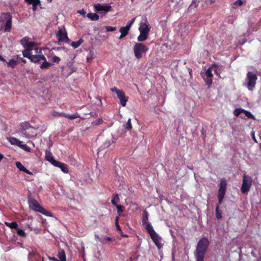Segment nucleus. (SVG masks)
Segmentation results:
<instances>
[{
    "label": "nucleus",
    "mask_w": 261,
    "mask_h": 261,
    "mask_svg": "<svg viewBox=\"0 0 261 261\" xmlns=\"http://www.w3.org/2000/svg\"><path fill=\"white\" fill-rule=\"evenodd\" d=\"M209 244L208 240L205 237L201 238L198 242L195 251V256L197 261H204V258Z\"/></svg>",
    "instance_id": "f257e3e1"
},
{
    "label": "nucleus",
    "mask_w": 261,
    "mask_h": 261,
    "mask_svg": "<svg viewBox=\"0 0 261 261\" xmlns=\"http://www.w3.org/2000/svg\"><path fill=\"white\" fill-rule=\"evenodd\" d=\"M23 56L24 57L28 58L34 62H38L41 60H45L44 56L42 54L40 49L35 48L31 49H25L22 52Z\"/></svg>",
    "instance_id": "f03ea898"
},
{
    "label": "nucleus",
    "mask_w": 261,
    "mask_h": 261,
    "mask_svg": "<svg viewBox=\"0 0 261 261\" xmlns=\"http://www.w3.org/2000/svg\"><path fill=\"white\" fill-rule=\"evenodd\" d=\"M39 126L33 127L28 122H23L20 126V136L22 137L29 139L34 137L37 135V130Z\"/></svg>",
    "instance_id": "7ed1b4c3"
},
{
    "label": "nucleus",
    "mask_w": 261,
    "mask_h": 261,
    "mask_svg": "<svg viewBox=\"0 0 261 261\" xmlns=\"http://www.w3.org/2000/svg\"><path fill=\"white\" fill-rule=\"evenodd\" d=\"M1 29L4 27V32H10L12 27V17L10 13H3L0 16Z\"/></svg>",
    "instance_id": "20e7f679"
},
{
    "label": "nucleus",
    "mask_w": 261,
    "mask_h": 261,
    "mask_svg": "<svg viewBox=\"0 0 261 261\" xmlns=\"http://www.w3.org/2000/svg\"><path fill=\"white\" fill-rule=\"evenodd\" d=\"M148 47L141 43H136L134 46L133 50L136 59H140L145 55L148 51Z\"/></svg>",
    "instance_id": "39448f33"
},
{
    "label": "nucleus",
    "mask_w": 261,
    "mask_h": 261,
    "mask_svg": "<svg viewBox=\"0 0 261 261\" xmlns=\"http://www.w3.org/2000/svg\"><path fill=\"white\" fill-rule=\"evenodd\" d=\"M227 182L224 178L221 179L218 190V199L219 204H221L226 191Z\"/></svg>",
    "instance_id": "423d86ee"
},
{
    "label": "nucleus",
    "mask_w": 261,
    "mask_h": 261,
    "mask_svg": "<svg viewBox=\"0 0 261 261\" xmlns=\"http://www.w3.org/2000/svg\"><path fill=\"white\" fill-rule=\"evenodd\" d=\"M111 91L116 93L121 106L122 107H125L128 100V97L125 96V93L122 90L118 89L116 87L111 88Z\"/></svg>",
    "instance_id": "0eeeda50"
},
{
    "label": "nucleus",
    "mask_w": 261,
    "mask_h": 261,
    "mask_svg": "<svg viewBox=\"0 0 261 261\" xmlns=\"http://www.w3.org/2000/svg\"><path fill=\"white\" fill-rule=\"evenodd\" d=\"M252 181V179L250 176L245 174L243 176L241 187V191L243 193H247L250 190Z\"/></svg>",
    "instance_id": "6e6552de"
},
{
    "label": "nucleus",
    "mask_w": 261,
    "mask_h": 261,
    "mask_svg": "<svg viewBox=\"0 0 261 261\" xmlns=\"http://www.w3.org/2000/svg\"><path fill=\"white\" fill-rule=\"evenodd\" d=\"M149 234L152 240L159 249L163 247V244L161 243L162 238L154 231V229H146Z\"/></svg>",
    "instance_id": "1a4fd4ad"
},
{
    "label": "nucleus",
    "mask_w": 261,
    "mask_h": 261,
    "mask_svg": "<svg viewBox=\"0 0 261 261\" xmlns=\"http://www.w3.org/2000/svg\"><path fill=\"white\" fill-rule=\"evenodd\" d=\"M45 158L46 160L49 162L54 166L59 167L60 168H61L62 171H63L64 172H65L64 164L56 161L54 159L52 153L50 151H46Z\"/></svg>",
    "instance_id": "9d476101"
},
{
    "label": "nucleus",
    "mask_w": 261,
    "mask_h": 261,
    "mask_svg": "<svg viewBox=\"0 0 261 261\" xmlns=\"http://www.w3.org/2000/svg\"><path fill=\"white\" fill-rule=\"evenodd\" d=\"M257 80V75L251 71H248L247 74V87L249 90H252L254 88L256 81Z\"/></svg>",
    "instance_id": "9b49d317"
},
{
    "label": "nucleus",
    "mask_w": 261,
    "mask_h": 261,
    "mask_svg": "<svg viewBox=\"0 0 261 261\" xmlns=\"http://www.w3.org/2000/svg\"><path fill=\"white\" fill-rule=\"evenodd\" d=\"M149 214L148 212L145 210L142 214V225L144 228H153L151 223L148 220Z\"/></svg>",
    "instance_id": "f8f14e48"
},
{
    "label": "nucleus",
    "mask_w": 261,
    "mask_h": 261,
    "mask_svg": "<svg viewBox=\"0 0 261 261\" xmlns=\"http://www.w3.org/2000/svg\"><path fill=\"white\" fill-rule=\"evenodd\" d=\"M143 21H141L140 23L139 27V32H145L149 33L150 31V27L148 22L147 17L144 16Z\"/></svg>",
    "instance_id": "ddd939ff"
},
{
    "label": "nucleus",
    "mask_w": 261,
    "mask_h": 261,
    "mask_svg": "<svg viewBox=\"0 0 261 261\" xmlns=\"http://www.w3.org/2000/svg\"><path fill=\"white\" fill-rule=\"evenodd\" d=\"M94 9L97 12L105 11L108 12L112 11V7L108 5L96 4L94 5Z\"/></svg>",
    "instance_id": "4468645a"
},
{
    "label": "nucleus",
    "mask_w": 261,
    "mask_h": 261,
    "mask_svg": "<svg viewBox=\"0 0 261 261\" xmlns=\"http://www.w3.org/2000/svg\"><path fill=\"white\" fill-rule=\"evenodd\" d=\"M21 44L26 49H31L35 45V43L30 41L29 39L26 37L23 38L20 41Z\"/></svg>",
    "instance_id": "2eb2a0df"
},
{
    "label": "nucleus",
    "mask_w": 261,
    "mask_h": 261,
    "mask_svg": "<svg viewBox=\"0 0 261 261\" xmlns=\"http://www.w3.org/2000/svg\"><path fill=\"white\" fill-rule=\"evenodd\" d=\"M29 207L33 210L39 212L41 206L38 203L37 201L34 199H30L29 201Z\"/></svg>",
    "instance_id": "dca6fc26"
},
{
    "label": "nucleus",
    "mask_w": 261,
    "mask_h": 261,
    "mask_svg": "<svg viewBox=\"0 0 261 261\" xmlns=\"http://www.w3.org/2000/svg\"><path fill=\"white\" fill-rule=\"evenodd\" d=\"M28 257L30 261H43V258L39 254L35 252H30L28 255Z\"/></svg>",
    "instance_id": "f3484780"
},
{
    "label": "nucleus",
    "mask_w": 261,
    "mask_h": 261,
    "mask_svg": "<svg viewBox=\"0 0 261 261\" xmlns=\"http://www.w3.org/2000/svg\"><path fill=\"white\" fill-rule=\"evenodd\" d=\"M56 35L58 40V44L61 45L65 39V31L64 29H60L57 33Z\"/></svg>",
    "instance_id": "a211bd4d"
},
{
    "label": "nucleus",
    "mask_w": 261,
    "mask_h": 261,
    "mask_svg": "<svg viewBox=\"0 0 261 261\" xmlns=\"http://www.w3.org/2000/svg\"><path fill=\"white\" fill-rule=\"evenodd\" d=\"M148 34L145 32H140V35L137 38L138 41L139 42L145 41L148 38Z\"/></svg>",
    "instance_id": "6ab92c4d"
},
{
    "label": "nucleus",
    "mask_w": 261,
    "mask_h": 261,
    "mask_svg": "<svg viewBox=\"0 0 261 261\" xmlns=\"http://www.w3.org/2000/svg\"><path fill=\"white\" fill-rule=\"evenodd\" d=\"M25 2L29 4L33 5V10H35L36 7L40 4V0H25Z\"/></svg>",
    "instance_id": "aec40b11"
},
{
    "label": "nucleus",
    "mask_w": 261,
    "mask_h": 261,
    "mask_svg": "<svg viewBox=\"0 0 261 261\" xmlns=\"http://www.w3.org/2000/svg\"><path fill=\"white\" fill-rule=\"evenodd\" d=\"M86 16L93 21H96L99 19V15L95 13H88Z\"/></svg>",
    "instance_id": "412c9836"
},
{
    "label": "nucleus",
    "mask_w": 261,
    "mask_h": 261,
    "mask_svg": "<svg viewBox=\"0 0 261 261\" xmlns=\"http://www.w3.org/2000/svg\"><path fill=\"white\" fill-rule=\"evenodd\" d=\"M59 261H65V252L63 249H60L58 254Z\"/></svg>",
    "instance_id": "4be33fe9"
},
{
    "label": "nucleus",
    "mask_w": 261,
    "mask_h": 261,
    "mask_svg": "<svg viewBox=\"0 0 261 261\" xmlns=\"http://www.w3.org/2000/svg\"><path fill=\"white\" fill-rule=\"evenodd\" d=\"M66 67V72H67L68 75L71 74L72 72L75 71V68L72 66V63L69 62V64Z\"/></svg>",
    "instance_id": "5701e85b"
},
{
    "label": "nucleus",
    "mask_w": 261,
    "mask_h": 261,
    "mask_svg": "<svg viewBox=\"0 0 261 261\" xmlns=\"http://www.w3.org/2000/svg\"><path fill=\"white\" fill-rule=\"evenodd\" d=\"M43 61L42 64L40 66V68L41 69H47L48 68L53 64L50 63L46 60V58H45V60H42Z\"/></svg>",
    "instance_id": "b1692460"
},
{
    "label": "nucleus",
    "mask_w": 261,
    "mask_h": 261,
    "mask_svg": "<svg viewBox=\"0 0 261 261\" xmlns=\"http://www.w3.org/2000/svg\"><path fill=\"white\" fill-rule=\"evenodd\" d=\"M120 199L118 194H115L113 195L111 202L114 205H116L118 204V203L119 202Z\"/></svg>",
    "instance_id": "393cba45"
},
{
    "label": "nucleus",
    "mask_w": 261,
    "mask_h": 261,
    "mask_svg": "<svg viewBox=\"0 0 261 261\" xmlns=\"http://www.w3.org/2000/svg\"><path fill=\"white\" fill-rule=\"evenodd\" d=\"M83 40L82 39H80L76 42H72L71 43V45L74 48H77L83 42Z\"/></svg>",
    "instance_id": "a878e982"
},
{
    "label": "nucleus",
    "mask_w": 261,
    "mask_h": 261,
    "mask_svg": "<svg viewBox=\"0 0 261 261\" xmlns=\"http://www.w3.org/2000/svg\"><path fill=\"white\" fill-rule=\"evenodd\" d=\"M6 225L10 228H16L17 227V224L16 222H12L11 223L5 222Z\"/></svg>",
    "instance_id": "bb28decb"
},
{
    "label": "nucleus",
    "mask_w": 261,
    "mask_h": 261,
    "mask_svg": "<svg viewBox=\"0 0 261 261\" xmlns=\"http://www.w3.org/2000/svg\"><path fill=\"white\" fill-rule=\"evenodd\" d=\"M129 30L126 27H121L119 30V32L121 34L126 36L129 32Z\"/></svg>",
    "instance_id": "cd10ccee"
},
{
    "label": "nucleus",
    "mask_w": 261,
    "mask_h": 261,
    "mask_svg": "<svg viewBox=\"0 0 261 261\" xmlns=\"http://www.w3.org/2000/svg\"><path fill=\"white\" fill-rule=\"evenodd\" d=\"M39 212L42 213V214L45 215V216H50V217H52L53 215L51 214V213L47 211L46 210L43 208V207H41V208L40 209Z\"/></svg>",
    "instance_id": "c85d7f7f"
},
{
    "label": "nucleus",
    "mask_w": 261,
    "mask_h": 261,
    "mask_svg": "<svg viewBox=\"0 0 261 261\" xmlns=\"http://www.w3.org/2000/svg\"><path fill=\"white\" fill-rule=\"evenodd\" d=\"M39 212L42 213V214L45 215V216H50V217H52L53 215L51 214V213L47 211L46 210L43 208V207H41V208L40 209Z\"/></svg>",
    "instance_id": "c756f323"
},
{
    "label": "nucleus",
    "mask_w": 261,
    "mask_h": 261,
    "mask_svg": "<svg viewBox=\"0 0 261 261\" xmlns=\"http://www.w3.org/2000/svg\"><path fill=\"white\" fill-rule=\"evenodd\" d=\"M99 241L102 243H106L108 241H112V238L109 237H102Z\"/></svg>",
    "instance_id": "7c9ffc66"
},
{
    "label": "nucleus",
    "mask_w": 261,
    "mask_h": 261,
    "mask_svg": "<svg viewBox=\"0 0 261 261\" xmlns=\"http://www.w3.org/2000/svg\"><path fill=\"white\" fill-rule=\"evenodd\" d=\"M17 146L21 147L22 149H23V150H24L25 151H30V148L27 145L23 144L22 142L21 141H20V143H18L17 144Z\"/></svg>",
    "instance_id": "2f4dec72"
},
{
    "label": "nucleus",
    "mask_w": 261,
    "mask_h": 261,
    "mask_svg": "<svg viewBox=\"0 0 261 261\" xmlns=\"http://www.w3.org/2000/svg\"><path fill=\"white\" fill-rule=\"evenodd\" d=\"M9 142L11 144L16 145H17L18 143H20V141L15 138H10L9 139Z\"/></svg>",
    "instance_id": "473e14b6"
},
{
    "label": "nucleus",
    "mask_w": 261,
    "mask_h": 261,
    "mask_svg": "<svg viewBox=\"0 0 261 261\" xmlns=\"http://www.w3.org/2000/svg\"><path fill=\"white\" fill-rule=\"evenodd\" d=\"M17 61L14 59H11L9 62L7 63L8 65L12 68L14 67L17 65Z\"/></svg>",
    "instance_id": "72a5a7b5"
},
{
    "label": "nucleus",
    "mask_w": 261,
    "mask_h": 261,
    "mask_svg": "<svg viewBox=\"0 0 261 261\" xmlns=\"http://www.w3.org/2000/svg\"><path fill=\"white\" fill-rule=\"evenodd\" d=\"M216 216L218 219H220L222 218V212L219 210V206L218 205L216 210Z\"/></svg>",
    "instance_id": "f704fd0d"
},
{
    "label": "nucleus",
    "mask_w": 261,
    "mask_h": 261,
    "mask_svg": "<svg viewBox=\"0 0 261 261\" xmlns=\"http://www.w3.org/2000/svg\"><path fill=\"white\" fill-rule=\"evenodd\" d=\"M79 117H80V116L77 113H75V114H74L72 115H69V114L67 115L66 114V118L69 119L70 120H73V119L79 118Z\"/></svg>",
    "instance_id": "c9c22d12"
},
{
    "label": "nucleus",
    "mask_w": 261,
    "mask_h": 261,
    "mask_svg": "<svg viewBox=\"0 0 261 261\" xmlns=\"http://www.w3.org/2000/svg\"><path fill=\"white\" fill-rule=\"evenodd\" d=\"M202 77L203 78L204 81L205 82L206 85L210 87L212 83V78H210L206 76L205 77L204 76H202Z\"/></svg>",
    "instance_id": "e433bc0d"
},
{
    "label": "nucleus",
    "mask_w": 261,
    "mask_h": 261,
    "mask_svg": "<svg viewBox=\"0 0 261 261\" xmlns=\"http://www.w3.org/2000/svg\"><path fill=\"white\" fill-rule=\"evenodd\" d=\"M15 230L20 237H23L25 236V232H24V229H15Z\"/></svg>",
    "instance_id": "4c0bfd02"
},
{
    "label": "nucleus",
    "mask_w": 261,
    "mask_h": 261,
    "mask_svg": "<svg viewBox=\"0 0 261 261\" xmlns=\"http://www.w3.org/2000/svg\"><path fill=\"white\" fill-rule=\"evenodd\" d=\"M244 109H236L233 112V114L236 116H239L241 113H243Z\"/></svg>",
    "instance_id": "58836bf2"
},
{
    "label": "nucleus",
    "mask_w": 261,
    "mask_h": 261,
    "mask_svg": "<svg viewBox=\"0 0 261 261\" xmlns=\"http://www.w3.org/2000/svg\"><path fill=\"white\" fill-rule=\"evenodd\" d=\"M243 113L248 118L253 119H255L254 116L250 112L244 110Z\"/></svg>",
    "instance_id": "ea45409f"
},
{
    "label": "nucleus",
    "mask_w": 261,
    "mask_h": 261,
    "mask_svg": "<svg viewBox=\"0 0 261 261\" xmlns=\"http://www.w3.org/2000/svg\"><path fill=\"white\" fill-rule=\"evenodd\" d=\"M205 76L206 77H210V78H212L213 74H212L211 68H208L206 70L205 73Z\"/></svg>",
    "instance_id": "a19ab883"
},
{
    "label": "nucleus",
    "mask_w": 261,
    "mask_h": 261,
    "mask_svg": "<svg viewBox=\"0 0 261 261\" xmlns=\"http://www.w3.org/2000/svg\"><path fill=\"white\" fill-rule=\"evenodd\" d=\"M115 206L117 209V213L120 215V213L123 212L124 208L123 206L119 204H117Z\"/></svg>",
    "instance_id": "79ce46f5"
},
{
    "label": "nucleus",
    "mask_w": 261,
    "mask_h": 261,
    "mask_svg": "<svg viewBox=\"0 0 261 261\" xmlns=\"http://www.w3.org/2000/svg\"><path fill=\"white\" fill-rule=\"evenodd\" d=\"M16 166L20 171H23V170L25 169V167L22 165V164L20 162H17L16 163Z\"/></svg>",
    "instance_id": "37998d69"
},
{
    "label": "nucleus",
    "mask_w": 261,
    "mask_h": 261,
    "mask_svg": "<svg viewBox=\"0 0 261 261\" xmlns=\"http://www.w3.org/2000/svg\"><path fill=\"white\" fill-rule=\"evenodd\" d=\"M246 1L245 0H237L234 3V4L238 6H241L243 4L246 3Z\"/></svg>",
    "instance_id": "c03bdc74"
},
{
    "label": "nucleus",
    "mask_w": 261,
    "mask_h": 261,
    "mask_svg": "<svg viewBox=\"0 0 261 261\" xmlns=\"http://www.w3.org/2000/svg\"><path fill=\"white\" fill-rule=\"evenodd\" d=\"M103 122V120L101 118L97 119L96 121L92 122V124L93 125H98L101 123H102Z\"/></svg>",
    "instance_id": "a18cd8bd"
},
{
    "label": "nucleus",
    "mask_w": 261,
    "mask_h": 261,
    "mask_svg": "<svg viewBox=\"0 0 261 261\" xmlns=\"http://www.w3.org/2000/svg\"><path fill=\"white\" fill-rule=\"evenodd\" d=\"M136 18H134L130 21L128 22L125 27L127 28L129 30L131 28L132 25L134 24Z\"/></svg>",
    "instance_id": "49530a36"
},
{
    "label": "nucleus",
    "mask_w": 261,
    "mask_h": 261,
    "mask_svg": "<svg viewBox=\"0 0 261 261\" xmlns=\"http://www.w3.org/2000/svg\"><path fill=\"white\" fill-rule=\"evenodd\" d=\"M136 18H134L130 21L128 22L125 27L127 28L129 30L131 28L132 25L134 24Z\"/></svg>",
    "instance_id": "de8ad7c7"
},
{
    "label": "nucleus",
    "mask_w": 261,
    "mask_h": 261,
    "mask_svg": "<svg viewBox=\"0 0 261 261\" xmlns=\"http://www.w3.org/2000/svg\"><path fill=\"white\" fill-rule=\"evenodd\" d=\"M136 18H134L130 21L128 22L125 27L127 28L129 30L131 28L132 25L134 24Z\"/></svg>",
    "instance_id": "09e8293b"
},
{
    "label": "nucleus",
    "mask_w": 261,
    "mask_h": 261,
    "mask_svg": "<svg viewBox=\"0 0 261 261\" xmlns=\"http://www.w3.org/2000/svg\"><path fill=\"white\" fill-rule=\"evenodd\" d=\"M136 18H134L130 21L128 22L125 27L127 28L129 30L131 28L132 25L134 24Z\"/></svg>",
    "instance_id": "8fccbe9b"
},
{
    "label": "nucleus",
    "mask_w": 261,
    "mask_h": 261,
    "mask_svg": "<svg viewBox=\"0 0 261 261\" xmlns=\"http://www.w3.org/2000/svg\"><path fill=\"white\" fill-rule=\"evenodd\" d=\"M106 30L107 32H113L116 30V28L111 26H106Z\"/></svg>",
    "instance_id": "3c124183"
},
{
    "label": "nucleus",
    "mask_w": 261,
    "mask_h": 261,
    "mask_svg": "<svg viewBox=\"0 0 261 261\" xmlns=\"http://www.w3.org/2000/svg\"><path fill=\"white\" fill-rule=\"evenodd\" d=\"M126 128L128 129V130H130L132 128V124H131V122H130V119H128V120H127V122L126 124Z\"/></svg>",
    "instance_id": "603ef678"
},
{
    "label": "nucleus",
    "mask_w": 261,
    "mask_h": 261,
    "mask_svg": "<svg viewBox=\"0 0 261 261\" xmlns=\"http://www.w3.org/2000/svg\"><path fill=\"white\" fill-rule=\"evenodd\" d=\"M51 60L54 63H59L60 61V58L57 56H54L51 58Z\"/></svg>",
    "instance_id": "864d4df0"
},
{
    "label": "nucleus",
    "mask_w": 261,
    "mask_h": 261,
    "mask_svg": "<svg viewBox=\"0 0 261 261\" xmlns=\"http://www.w3.org/2000/svg\"><path fill=\"white\" fill-rule=\"evenodd\" d=\"M77 12L81 14H82V15H83L84 16L86 14V12L84 10V9H82V10H80L79 11H77Z\"/></svg>",
    "instance_id": "5fc2aeb1"
},
{
    "label": "nucleus",
    "mask_w": 261,
    "mask_h": 261,
    "mask_svg": "<svg viewBox=\"0 0 261 261\" xmlns=\"http://www.w3.org/2000/svg\"><path fill=\"white\" fill-rule=\"evenodd\" d=\"M251 136H252V139H253V140H254V141L255 142L257 143V140H256V138H255V135H254V133H253V132H252V133H251Z\"/></svg>",
    "instance_id": "6e6d98bb"
},
{
    "label": "nucleus",
    "mask_w": 261,
    "mask_h": 261,
    "mask_svg": "<svg viewBox=\"0 0 261 261\" xmlns=\"http://www.w3.org/2000/svg\"><path fill=\"white\" fill-rule=\"evenodd\" d=\"M23 171L28 174H32V173L29 171L28 170H27L25 168Z\"/></svg>",
    "instance_id": "4d7b16f0"
},
{
    "label": "nucleus",
    "mask_w": 261,
    "mask_h": 261,
    "mask_svg": "<svg viewBox=\"0 0 261 261\" xmlns=\"http://www.w3.org/2000/svg\"><path fill=\"white\" fill-rule=\"evenodd\" d=\"M214 72L217 75H218L219 77H220V73L218 71L217 69H215Z\"/></svg>",
    "instance_id": "13d9d810"
},
{
    "label": "nucleus",
    "mask_w": 261,
    "mask_h": 261,
    "mask_svg": "<svg viewBox=\"0 0 261 261\" xmlns=\"http://www.w3.org/2000/svg\"><path fill=\"white\" fill-rule=\"evenodd\" d=\"M53 115L55 117H57L59 115V114L57 112H53Z\"/></svg>",
    "instance_id": "bf43d9fd"
},
{
    "label": "nucleus",
    "mask_w": 261,
    "mask_h": 261,
    "mask_svg": "<svg viewBox=\"0 0 261 261\" xmlns=\"http://www.w3.org/2000/svg\"><path fill=\"white\" fill-rule=\"evenodd\" d=\"M50 259L53 261H59V259H57L56 258H55V257H50Z\"/></svg>",
    "instance_id": "052dcab7"
},
{
    "label": "nucleus",
    "mask_w": 261,
    "mask_h": 261,
    "mask_svg": "<svg viewBox=\"0 0 261 261\" xmlns=\"http://www.w3.org/2000/svg\"><path fill=\"white\" fill-rule=\"evenodd\" d=\"M124 37H125L124 35H122L121 34L120 37H119V39H122L123 38H124Z\"/></svg>",
    "instance_id": "680f3d73"
},
{
    "label": "nucleus",
    "mask_w": 261,
    "mask_h": 261,
    "mask_svg": "<svg viewBox=\"0 0 261 261\" xmlns=\"http://www.w3.org/2000/svg\"><path fill=\"white\" fill-rule=\"evenodd\" d=\"M69 41H70L69 39L68 38V37L66 35V43H69Z\"/></svg>",
    "instance_id": "e2e57ef3"
},
{
    "label": "nucleus",
    "mask_w": 261,
    "mask_h": 261,
    "mask_svg": "<svg viewBox=\"0 0 261 261\" xmlns=\"http://www.w3.org/2000/svg\"><path fill=\"white\" fill-rule=\"evenodd\" d=\"M116 226L117 228H120L118 222L116 223Z\"/></svg>",
    "instance_id": "0e129e2a"
},
{
    "label": "nucleus",
    "mask_w": 261,
    "mask_h": 261,
    "mask_svg": "<svg viewBox=\"0 0 261 261\" xmlns=\"http://www.w3.org/2000/svg\"><path fill=\"white\" fill-rule=\"evenodd\" d=\"M3 158V156L2 154H0V161Z\"/></svg>",
    "instance_id": "69168bd1"
},
{
    "label": "nucleus",
    "mask_w": 261,
    "mask_h": 261,
    "mask_svg": "<svg viewBox=\"0 0 261 261\" xmlns=\"http://www.w3.org/2000/svg\"><path fill=\"white\" fill-rule=\"evenodd\" d=\"M0 60L2 61H4L5 60L0 56Z\"/></svg>",
    "instance_id": "338daca9"
},
{
    "label": "nucleus",
    "mask_w": 261,
    "mask_h": 261,
    "mask_svg": "<svg viewBox=\"0 0 261 261\" xmlns=\"http://www.w3.org/2000/svg\"><path fill=\"white\" fill-rule=\"evenodd\" d=\"M122 236L123 237H128L127 235H125H125L122 234Z\"/></svg>",
    "instance_id": "774afa93"
}]
</instances>
